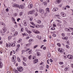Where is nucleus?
<instances>
[{
	"label": "nucleus",
	"instance_id": "b1692460",
	"mask_svg": "<svg viewBox=\"0 0 73 73\" xmlns=\"http://www.w3.org/2000/svg\"><path fill=\"white\" fill-rule=\"evenodd\" d=\"M46 11H48V12H50V11H49V8H47L46 9Z\"/></svg>",
	"mask_w": 73,
	"mask_h": 73
},
{
	"label": "nucleus",
	"instance_id": "f8f14e48",
	"mask_svg": "<svg viewBox=\"0 0 73 73\" xmlns=\"http://www.w3.org/2000/svg\"><path fill=\"white\" fill-rule=\"evenodd\" d=\"M23 24H24L25 26H27V23H26L25 21H23Z\"/></svg>",
	"mask_w": 73,
	"mask_h": 73
},
{
	"label": "nucleus",
	"instance_id": "f704fd0d",
	"mask_svg": "<svg viewBox=\"0 0 73 73\" xmlns=\"http://www.w3.org/2000/svg\"><path fill=\"white\" fill-rule=\"evenodd\" d=\"M21 42V39L18 40L17 41V43H20V42Z\"/></svg>",
	"mask_w": 73,
	"mask_h": 73
},
{
	"label": "nucleus",
	"instance_id": "393cba45",
	"mask_svg": "<svg viewBox=\"0 0 73 73\" xmlns=\"http://www.w3.org/2000/svg\"><path fill=\"white\" fill-rule=\"evenodd\" d=\"M38 45H37L34 46L33 47V48L35 49V48H37V47H38Z\"/></svg>",
	"mask_w": 73,
	"mask_h": 73
},
{
	"label": "nucleus",
	"instance_id": "e2e57ef3",
	"mask_svg": "<svg viewBox=\"0 0 73 73\" xmlns=\"http://www.w3.org/2000/svg\"><path fill=\"white\" fill-rule=\"evenodd\" d=\"M31 56H32V55H30L29 57V58L30 59V60H31Z\"/></svg>",
	"mask_w": 73,
	"mask_h": 73
},
{
	"label": "nucleus",
	"instance_id": "6e6552de",
	"mask_svg": "<svg viewBox=\"0 0 73 73\" xmlns=\"http://www.w3.org/2000/svg\"><path fill=\"white\" fill-rule=\"evenodd\" d=\"M32 7H33V4H31L29 5H28V7L29 8H30L31 9L32 8Z\"/></svg>",
	"mask_w": 73,
	"mask_h": 73
},
{
	"label": "nucleus",
	"instance_id": "39448f33",
	"mask_svg": "<svg viewBox=\"0 0 73 73\" xmlns=\"http://www.w3.org/2000/svg\"><path fill=\"white\" fill-rule=\"evenodd\" d=\"M39 12L41 14H43L44 13V10L43 9H39Z\"/></svg>",
	"mask_w": 73,
	"mask_h": 73
},
{
	"label": "nucleus",
	"instance_id": "473e14b6",
	"mask_svg": "<svg viewBox=\"0 0 73 73\" xmlns=\"http://www.w3.org/2000/svg\"><path fill=\"white\" fill-rule=\"evenodd\" d=\"M61 35L63 37H64V36H65V34H64V33H62L61 34Z\"/></svg>",
	"mask_w": 73,
	"mask_h": 73
},
{
	"label": "nucleus",
	"instance_id": "5fc2aeb1",
	"mask_svg": "<svg viewBox=\"0 0 73 73\" xmlns=\"http://www.w3.org/2000/svg\"><path fill=\"white\" fill-rule=\"evenodd\" d=\"M23 65H24V66H26L27 65V64H26V63H25L23 62Z\"/></svg>",
	"mask_w": 73,
	"mask_h": 73
},
{
	"label": "nucleus",
	"instance_id": "6ab92c4d",
	"mask_svg": "<svg viewBox=\"0 0 73 73\" xmlns=\"http://www.w3.org/2000/svg\"><path fill=\"white\" fill-rule=\"evenodd\" d=\"M3 66V64H2V62H0V68H2Z\"/></svg>",
	"mask_w": 73,
	"mask_h": 73
},
{
	"label": "nucleus",
	"instance_id": "69168bd1",
	"mask_svg": "<svg viewBox=\"0 0 73 73\" xmlns=\"http://www.w3.org/2000/svg\"><path fill=\"white\" fill-rule=\"evenodd\" d=\"M43 64H44V62H42L40 63V65H43Z\"/></svg>",
	"mask_w": 73,
	"mask_h": 73
},
{
	"label": "nucleus",
	"instance_id": "a211bd4d",
	"mask_svg": "<svg viewBox=\"0 0 73 73\" xmlns=\"http://www.w3.org/2000/svg\"><path fill=\"white\" fill-rule=\"evenodd\" d=\"M35 26L36 28H40V25L38 24H36V25H35Z\"/></svg>",
	"mask_w": 73,
	"mask_h": 73
},
{
	"label": "nucleus",
	"instance_id": "f257e3e1",
	"mask_svg": "<svg viewBox=\"0 0 73 73\" xmlns=\"http://www.w3.org/2000/svg\"><path fill=\"white\" fill-rule=\"evenodd\" d=\"M32 58L33 59H33V60H35L34 61V64H36V63L38 62V59H36V57L33 56Z\"/></svg>",
	"mask_w": 73,
	"mask_h": 73
},
{
	"label": "nucleus",
	"instance_id": "2f4dec72",
	"mask_svg": "<svg viewBox=\"0 0 73 73\" xmlns=\"http://www.w3.org/2000/svg\"><path fill=\"white\" fill-rule=\"evenodd\" d=\"M17 69L18 71H19V72H21V70H20V67H18L17 68Z\"/></svg>",
	"mask_w": 73,
	"mask_h": 73
},
{
	"label": "nucleus",
	"instance_id": "c85d7f7f",
	"mask_svg": "<svg viewBox=\"0 0 73 73\" xmlns=\"http://www.w3.org/2000/svg\"><path fill=\"white\" fill-rule=\"evenodd\" d=\"M33 41V39H31L29 40V42H32Z\"/></svg>",
	"mask_w": 73,
	"mask_h": 73
},
{
	"label": "nucleus",
	"instance_id": "8fccbe9b",
	"mask_svg": "<svg viewBox=\"0 0 73 73\" xmlns=\"http://www.w3.org/2000/svg\"><path fill=\"white\" fill-rule=\"evenodd\" d=\"M32 31L34 33H35V32H36V30H35V29H33L32 30Z\"/></svg>",
	"mask_w": 73,
	"mask_h": 73
},
{
	"label": "nucleus",
	"instance_id": "412c9836",
	"mask_svg": "<svg viewBox=\"0 0 73 73\" xmlns=\"http://www.w3.org/2000/svg\"><path fill=\"white\" fill-rule=\"evenodd\" d=\"M36 54L38 56H40V52H37Z\"/></svg>",
	"mask_w": 73,
	"mask_h": 73
},
{
	"label": "nucleus",
	"instance_id": "09e8293b",
	"mask_svg": "<svg viewBox=\"0 0 73 73\" xmlns=\"http://www.w3.org/2000/svg\"><path fill=\"white\" fill-rule=\"evenodd\" d=\"M25 29L26 31L27 32H28V31H29V30H28V29H27V28H25Z\"/></svg>",
	"mask_w": 73,
	"mask_h": 73
},
{
	"label": "nucleus",
	"instance_id": "20e7f679",
	"mask_svg": "<svg viewBox=\"0 0 73 73\" xmlns=\"http://www.w3.org/2000/svg\"><path fill=\"white\" fill-rule=\"evenodd\" d=\"M35 10L33 9L32 10V11H29V12L31 15H33L35 13Z\"/></svg>",
	"mask_w": 73,
	"mask_h": 73
},
{
	"label": "nucleus",
	"instance_id": "052dcab7",
	"mask_svg": "<svg viewBox=\"0 0 73 73\" xmlns=\"http://www.w3.org/2000/svg\"><path fill=\"white\" fill-rule=\"evenodd\" d=\"M51 30H55V28H51Z\"/></svg>",
	"mask_w": 73,
	"mask_h": 73
},
{
	"label": "nucleus",
	"instance_id": "864d4df0",
	"mask_svg": "<svg viewBox=\"0 0 73 73\" xmlns=\"http://www.w3.org/2000/svg\"><path fill=\"white\" fill-rule=\"evenodd\" d=\"M49 61H50L51 62H53V60H52V59H50V60H49Z\"/></svg>",
	"mask_w": 73,
	"mask_h": 73
},
{
	"label": "nucleus",
	"instance_id": "5701e85b",
	"mask_svg": "<svg viewBox=\"0 0 73 73\" xmlns=\"http://www.w3.org/2000/svg\"><path fill=\"white\" fill-rule=\"evenodd\" d=\"M11 38H12V36H9L8 37V40H10Z\"/></svg>",
	"mask_w": 73,
	"mask_h": 73
},
{
	"label": "nucleus",
	"instance_id": "bb28decb",
	"mask_svg": "<svg viewBox=\"0 0 73 73\" xmlns=\"http://www.w3.org/2000/svg\"><path fill=\"white\" fill-rule=\"evenodd\" d=\"M56 21H57L58 22V23H61L62 22L61 21H60L58 19L57 20H56Z\"/></svg>",
	"mask_w": 73,
	"mask_h": 73
},
{
	"label": "nucleus",
	"instance_id": "f3484780",
	"mask_svg": "<svg viewBox=\"0 0 73 73\" xmlns=\"http://www.w3.org/2000/svg\"><path fill=\"white\" fill-rule=\"evenodd\" d=\"M22 57L23 58V60H24V61H27V58L24 57V56H22Z\"/></svg>",
	"mask_w": 73,
	"mask_h": 73
},
{
	"label": "nucleus",
	"instance_id": "bf43d9fd",
	"mask_svg": "<svg viewBox=\"0 0 73 73\" xmlns=\"http://www.w3.org/2000/svg\"><path fill=\"white\" fill-rule=\"evenodd\" d=\"M66 8H70V6H69L67 5L66 6Z\"/></svg>",
	"mask_w": 73,
	"mask_h": 73
},
{
	"label": "nucleus",
	"instance_id": "9d476101",
	"mask_svg": "<svg viewBox=\"0 0 73 73\" xmlns=\"http://www.w3.org/2000/svg\"><path fill=\"white\" fill-rule=\"evenodd\" d=\"M61 15L63 17H64L66 16V14H65V13H64L63 12H61L60 13Z\"/></svg>",
	"mask_w": 73,
	"mask_h": 73
},
{
	"label": "nucleus",
	"instance_id": "0e129e2a",
	"mask_svg": "<svg viewBox=\"0 0 73 73\" xmlns=\"http://www.w3.org/2000/svg\"><path fill=\"white\" fill-rule=\"evenodd\" d=\"M15 33L16 35H18V32H16Z\"/></svg>",
	"mask_w": 73,
	"mask_h": 73
},
{
	"label": "nucleus",
	"instance_id": "13d9d810",
	"mask_svg": "<svg viewBox=\"0 0 73 73\" xmlns=\"http://www.w3.org/2000/svg\"><path fill=\"white\" fill-rule=\"evenodd\" d=\"M32 20H33V19H32V18H31L29 19V20H30L31 21H32Z\"/></svg>",
	"mask_w": 73,
	"mask_h": 73
},
{
	"label": "nucleus",
	"instance_id": "79ce46f5",
	"mask_svg": "<svg viewBox=\"0 0 73 73\" xmlns=\"http://www.w3.org/2000/svg\"><path fill=\"white\" fill-rule=\"evenodd\" d=\"M68 38V36L64 37V40H67Z\"/></svg>",
	"mask_w": 73,
	"mask_h": 73
},
{
	"label": "nucleus",
	"instance_id": "680f3d73",
	"mask_svg": "<svg viewBox=\"0 0 73 73\" xmlns=\"http://www.w3.org/2000/svg\"><path fill=\"white\" fill-rule=\"evenodd\" d=\"M9 11V9H8V8H7L6 9V11L7 12H8Z\"/></svg>",
	"mask_w": 73,
	"mask_h": 73
},
{
	"label": "nucleus",
	"instance_id": "7ed1b4c3",
	"mask_svg": "<svg viewBox=\"0 0 73 73\" xmlns=\"http://www.w3.org/2000/svg\"><path fill=\"white\" fill-rule=\"evenodd\" d=\"M13 7L14 8H21V7H20V5L16 4H14L13 5Z\"/></svg>",
	"mask_w": 73,
	"mask_h": 73
},
{
	"label": "nucleus",
	"instance_id": "e433bc0d",
	"mask_svg": "<svg viewBox=\"0 0 73 73\" xmlns=\"http://www.w3.org/2000/svg\"><path fill=\"white\" fill-rule=\"evenodd\" d=\"M19 15L20 16H22L23 15V12H20L19 13Z\"/></svg>",
	"mask_w": 73,
	"mask_h": 73
},
{
	"label": "nucleus",
	"instance_id": "4be33fe9",
	"mask_svg": "<svg viewBox=\"0 0 73 73\" xmlns=\"http://www.w3.org/2000/svg\"><path fill=\"white\" fill-rule=\"evenodd\" d=\"M65 30L66 31H68V32H69V29L68 28H65Z\"/></svg>",
	"mask_w": 73,
	"mask_h": 73
},
{
	"label": "nucleus",
	"instance_id": "a18cd8bd",
	"mask_svg": "<svg viewBox=\"0 0 73 73\" xmlns=\"http://www.w3.org/2000/svg\"><path fill=\"white\" fill-rule=\"evenodd\" d=\"M28 32L29 34H30V33H32V31L29 30Z\"/></svg>",
	"mask_w": 73,
	"mask_h": 73
},
{
	"label": "nucleus",
	"instance_id": "338daca9",
	"mask_svg": "<svg viewBox=\"0 0 73 73\" xmlns=\"http://www.w3.org/2000/svg\"><path fill=\"white\" fill-rule=\"evenodd\" d=\"M18 50H19V48H17L16 49V52H17V51H18Z\"/></svg>",
	"mask_w": 73,
	"mask_h": 73
},
{
	"label": "nucleus",
	"instance_id": "6e6d98bb",
	"mask_svg": "<svg viewBox=\"0 0 73 73\" xmlns=\"http://www.w3.org/2000/svg\"><path fill=\"white\" fill-rule=\"evenodd\" d=\"M35 16H37L38 15V14H37V12H36L35 13Z\"/></svg>",
	"mask_w": 73,
	"mask_h": 73
},
{
	"label": "nucleus",
	"instance_id": "ddd939ff",
	"mask_svg": "<svg viewBox=\"0 0 73 73\" xmlns=\"http://www.w3.org/2000/svg\"><path fill=\"white\" fill-rule=\"evenodd\" d=\"M0 25H3V26L4 27H5V25L4 23L3 22H0Z\"/></svg>",
	"mask_w": 73,
	"mask_h": 73
},
{
	"label": "nucleus",
	"instance_id": "aec40b11",
	"mask_svg": "<svg viewBox=\"0 0 73 73\" xmlns=\"http://www.w3.org/2000/svg\"><path fill=\"white\" fill-rule=\"evenodd\" d=\"M37 38H38V39H41V36L38 35L37 36Z\"/></svg>",
	"mask_w": 73,
	"mask_h": 73
},
{
	"label": "nucleus",
	"instance_id": "c9c22d12",
	"mask_svg": "<svg viewBox=\"0 0 73 73\" xmlns=\"http://www.w3.org/2000/svg\"><path fill=\"white\" fill-rule=\"evenodd\" d=\"M66 47L67 48V49H69V46L68 45H66Z\"/></svg>",
	"mask_w": 73,
	"mask_h": 73
},
{
	"label": "nucleus",
	"instance_id": "423d86ee",
	"mask_svg": "<svg viewBox=\"0 0 73 73\" xmlns=\"http://www.w3.org/2000/svg\"><path fill=\"white\" fill-rule=\"evenodd\" d=\"M67 57H68L69 59H72V58H73V56L71 55H68Z\"/></svg>",
	"mask_w": 73,
	"mask_h": 73
},
{
	"label": "nucleus",
	"instance_id": "774afa93",
	"mask_svg": "<svg viewBox=\"0 0 73 73\" xmlns=\"http://www.w3.org/2000/svg\"><path fill=\"white\" fill-rule=\"evenodd\" d=\"M3 44V41H0V44Z\"/></svg>",
	"mask_w": 73,
	"mask_h": 73
},
{
	"label": "nucleus",
	"instance_id": "ea45409f",
	"mask_svg": "<svg viewBox=\"0 0 73 73\" xmlns=\"http://www.w3.org/2000/svg\"><path fill=\"white\" fill-rule=\"evenodd\" d=\"M55 17H58V19H59V15H55Z\"/></svg>",
	"mask_w": 73,
	"mask_h": 73
},
{
	"label": "nucleus",
	"instance_id": "f03ea898",
	"mask_svg": "<svg viewBox=\"0 0 73 73\" xmlns=\"http://www.w3.org/2000/svg\"><path fill=\"white\" fill-rule=\"evenodd\" d=\"M7 28H4L2 29V31H1V34L4 33L5 32L7 31Z\"/></svg>",
	"mask_w": 73,
	"mask_h": 73
},
{
	"label": "nucleus",
	"instance_id": "0eeeda50",
	"mask_svg": "<svg viewBox=\"0 0 73 73\" xmlns=\"http://www.w3.org/2000/svg\"><path fill=\"white\" fill-rule=\"evenodd\" d=\"M61 0H56L55 2V3L56 4H60L61 2Z\"/></svg>",
	"mask_w": 73,
	"mask_h": 73
},
{
	"label": "nucleus",
	"instance_id": "603ef678",
	"mask_svg": "<svg viewBox=\"0 0 73 73\" xmlns=\"http://www.w3.org/2000/svg\"><path fill=\"white\" fill-rule=\"evenodd\" d=\"M11 46H12V47H13V46H15V43H13L11 44Z\"/></svg>",
	"mask_w": 73,
	"mask_h": 73
},
{
	"label": "nucleus",
	"instance_id": "9b49d317",
	"mask_svg": "<svg viewBox=\"0 0 73 73\" xmlns=\"http://www.w3.org/2000/svg\"><path fill=\"white\" fill-rule=\"evenodd\" d=\"M36 21L37 23L38 24H40L41 23V21L40 20H37Z\"/></svg>",
	"mask_w": 73,
	"mask_h": 73
},
{
	"label": "nucleus",
	"instance_id": "dca6fc26",
	"mask_svg": "<svg viewBox=\"0 0 73 73\" xmlns=\"http://www.w3.org/2000/svg\"><path fill=\"white\" fill-rule=\"evenodd\" d=\"M62 49L61 48H60L58 50V51L59 52H60V53H62Z\"/></svg>",
	"mask_w": 73,
	"mask_h": 73
},
{
	"label": "nucleus",
	"instance_id": "3c124183",
	"mask_svg": "<svg viewBox=\"0 0 73 73\" xmlns=\"http://www.w3.org/2000/svg\"><path fill=\"white\" fill-rule=\"evenodd\" d=\"M20 7H21V8H19V9H21V8H22V9H23V5H20Z\"/></svg>",
	"mask_w": 73,
	"mask_h": 73
},
{
	"label": "nucleus",
	"instance_id": "4d7b16f0",
	"mask_svg": "<svg viewBox=\"0 0 73 73\" xmlns=\"http://www.w3.org/2000/svg\"><path fill=\"white\" fill-rule=\"evenodd\" d=\"M17 60L19 62H20L21 61V59H19V58H18V59H17Z\"/></svg>",
	"mask_w": 73,
	"mask_h": 73
},
{
	"label": "nucleus",
	"instance_id": "49530a36",
	"mask_svg": "<svg viewBox=\"0 0 73 73\" xmlns=\"http://www.w3.org/2000/svg\"><path fill=\"white\" fill-rule=\"evenodd\" d=\"M12 20L13 21H15V19L13 18V17L12 18Z\"/></svg>",
	"mask_w": 73,
	"mask_h": 73
},
{
	"label": "nucleus",
	"instance_id": "a19ab883",
	"mask_svg": "<svg viewBox=\"0 0 73 73\" xmlns=\"http://www.w3.org/2000/svg\"><path fill=\"white\" fill-rule=\"evenodd\" d=\"M59 64H60V65H62V64H63V62H59Z\"/></svg>",
	"mask_w": 73,
	"mask_h": 73
},
{
	"label": "nucleus",
	"instance_id": "4468645a",
	"mask_svg": "<svg viewBox=\"0 0 73 73\" xmlns=\"http://www.w3.org/2000/svg\"><path fill=\"white\" fill-rule=\"evenodd\" d=\"M35 33H36L37 34H39V33H40V32L39 31L37 30H36Z\"/></svg>",
	"mask_w": 73,
	"mask_h": 73
},
{
	"label": "nucleus",
	"instance_id": "cd10ccee",
	"mask_svg": "<svg viewBox=\"0 0 73 73\" xmlns=\"http://www.w3.org/2000/svg\"><path fill=\"white\" fill-rule=\"evenodd\" d=\"M57 45L58 46H59V47H60L61 46V44L58 43L57 44Z\"/></svg>",
	"mask_w": 73,
	"mask_h": 73
},
{
	"label": "nucleus",
	"instance_id": "2eb2a0df",
	"mask_svg": "<svg viewBox=\"0 0 73 73\" xmlns=\"http://www.w3.org/2000/svg\"><path fill=\"white\" fill-rule=\"evenodd\" d=\"M19 69H20V70H21V72H22L23 71V68L22 67H19Z\"/></svg>",
	"mask_w": 73,
	"mask_h": 73
},
{
	"label": "nucleus",
	"instance_id": "7c9ffc66",
	"mask_svg": "<svg viewBox=\"0 0 73 73\" xmlns=\"http://www.w3.org/2000/svg\"><path fill=\"white\" fill-rule=\"evenodd\" d=\"M31 24H32V25H35V23H33V22H30Z\"/></svg>",
	"mask_w": 73,
	"mask_h": 73
},
{
	"label": "nucleus",
	"instance_id": "37998d69",
	"mask_svg": "<svg viewBox=\"0 0 73 73\" xmlns=\"http://www.w3.org/2000/svg\"><path fill=\"white\" fill-rule=\"evenodd\" d=\"M58 9V8H55V12L57 11Z\"/></svg>",
	"mask_w": 73,
	"mask_h": 73
},
{
	"label": "nucleus",
	"instance_id": "c756f323",
	"mask_svg": "<svg viewBox=\"0 0 73 73\" xmlns=\"http://www.w3.org/2000/svg\"><path fill=\"white\" fill-rule=\"evenodd\" d=\"M21 32H23L24 31V28H21Z\"/></svg>",
	"mask_w": 73,
	"mask_h": 73
},
{
	"label": "nucleus",
	"instance_id": "58836bf2",
	"mask_svg": "<svg viewBox=\"0 0 73 73\" xmlns=\"http://www.w3.org/2000/svg\"><path fill=\"white\" fill-rule=\"evenodd\" d=\"M48 57H50V53H48Z\"/></svg>",
	"mask_w": 73,
	"mask_h": 73
},
{
	"label": "nucleus",
	"instance_id": "de8ad7c7",
	"mask_svg": "<svg viewBox=\"0 0 73 73\" xmlns=\"http://www.w3.org/2000/svg\"><path fill=\"white\" fill-rule=\"evenodd\" d=\"M12 62H14V64H15L16 63H15V61L14 59H12Z\"/></svg>",
	"mask_w": 73,
	"mask_h": 73
},
{
	"label": "nucleus",
	"instance_id": "a878e982",
	"mask_svg": "<svg viewBox=\"0 0 73 73\" xmlns=\"http://www.w3.org/2000/svg\"><path fill=\"white\" fill-rule=\"evenodd\" d=\"M31 45V43H28V44H26V46H30Z\"/></svg>",
	"mask_w": 73,
	"mask_h": 73
},
{
	"label": "nucleus",
	"instance_id": "1a4fd4ad",
	"mask_svg": "<svg viewBox=\"0 0 73 73\" xmlns=\"http://www.w3.org/2000/svg\"><path fill=\"white\" fill-rule=\"evenodd\" d=\"M11 34L12 35L13 37H15V36H16L15 33L14 32H12V33H11Z\"/></svg>",
	"mask_w": 73,
	"mask_h": 73
},
{
	"label": "nucleus",
	"instance_id": "c03bdc74",
	"mask_svg": "<svg viewBox=\"0 0 73 73\" xmlns=\"http://www.w3.org/2000/svg\"><path fill=\"white\" fill-rule=\"evenodd\" d=\"M22 35L23 37H24L25 36H26V34H25V33H23Z\"/></svg>",
	"mask_w": 73,
	"mask_h": 73
},
{
	"label": "nucleus",
	"instance_id": "4c0bfd02",
	"mask_svg": "<svg viewBox=\"0 0 73 73\" xmlns=\"http://www.w3.org/2000/svg\"><path fill=\"white\" fill-rule=\"evenodd\" d=\"M29 54H32V51H31V50H29Z\"/></svg>",
	"mask_w": 73,
	"mask_h": 73
},
{
	"label": "nucleus",
	"instance_id": "72a5a7b5",
	"mask_svg": "<svg viewBox=\"0 0 73 73\" xmlns=\"http://www.w3.org/2000/svg\"><path fill=\"white\" fill-rule=\"evenodd\" d=\"M15 31V29L14 28H12L11 29V31L12 32H13Z\"/></svg>",
	"mask_w": 73,
	"mask_h": 73
}]
</instances>
